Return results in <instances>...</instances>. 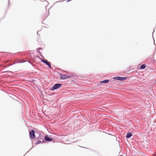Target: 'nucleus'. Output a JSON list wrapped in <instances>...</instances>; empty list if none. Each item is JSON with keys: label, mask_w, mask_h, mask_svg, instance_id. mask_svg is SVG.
<instances>
[{"label": "nucleus", "mask_w": 156, "mask_h": 156, "mask_svg": "<svg viewBox=\"0 0 156 156\" xmlns=\"http://www.w3.org/2000/svg\"><path fill=\"white\" fill-rule=\"evenodd\" d=\"M113 79L115 80L122 81L126 80V77H116L113 78Z\"/></svg>", "instance_id": "3"}, {"label": "nucleus", "mask_w": 156, "mask_h": 156, "mask_svg": "<svg viewBox=\"0 0 156 156\" xmlns=\"http://www.w3.org/2000/svg\"><path fill=\"white\" fill-rule=\"evenodd\" d=\"M44 139L45 140L48 141H52V139L51 138H50L48 136H46L45 137Z\"/></svg>", "instance_id": "6"}, {"label": "nucleus", "mask_w": 156, "mask_h": 156, "mask_svg": "<svg viewBox=\"0 0 156 156\" xmlns=\"http://www.w3.org/2000/svg\"><path fill=\"white\" fill-rule=\"evenodd\" d=\"M41 60L44 63H45L46 65H48L49 67L50 68L51 67V66L50 62H48L47 60H44L41 59Z\"/></svg>", "instance_id": "5"}, {"label": "nucleus", "mask_w": 156, "mask_h": 156, "mask_svg": "<svg viewBox=\"0 0 156 156\" xmlns=\"http://www.w3.org/2000/svg\"><path fill=\"white\" fill-rule=\"evenodd\" d=\"M60 76L61 79H66L71 78L72 76V75H67L66 74H60Z\"/></svg>", "instance_id": "1"}, {"label": "nucleus", "mask_w": 156, "mask_h": 156, "mask_svg": "<svg viewBox=\"0 0 156 156\" xmlns=\"http://www.w3.org/2000/svg\"><path fill=\"white\" fill-rule=\"evenodd\" d=\"M30 136L32 139H34L35 138V132L34 130H32L30 133Z\"/></svg>", "instance_id": "2"}, {"label": "nucleus", "mask_w": 156, "mask_h": 156, "mask_svg": "<svg viewBox=\"0 0 156 156\" xmlns=\"http://www.w3.org/2000/svg\"><path fill=\"white\" fill-rule=\"evenodd\" d=\"M132 136V134L131 133H128L126 135V137L127 138H130Z\"/></svg>", "instance_id": "8"}, {"label": "nucleus", "mask_w": 156, "mask_h": 156, "mask_svg": "<svg viewBox=\"0 0 156 156\" xmlns=\"http://www.w3.org/2000/svg\"><path fill=\"white\" fill-rule=\"evenodd\" d=\"M62 85L60 84H55L52 88L53 90H55L59 88Z\"/></svg>", "instance_id": "4"}, {"label": "nucleus", "mask_w": 156, "mask_h": 156, "mask_svg": "<svg viewBox=\"0 0 156 156\" xmlns=\"http://www.w3.org/2000/svg\"><path fill=\"white\" fill-rule=\"evenodd\" d=\"M41 142V141H38L37 143H36L37 144H39V143H40Z\"/></svg>", "instance_id": "10"}, {"label": "nucleus", "mask_w": 156, "mask_h": 156, "mask_svg": "<svg viewBox=\"0 0 156 156\" xmlns=\"http://www.w3.org/2000/svg\"><path fill=\"white\" fill-rule=\"evenodd\" d=\"M39 32V31H38V32H37V34H38V32Z\"/></svg>", "instance_id": "11"}, {"label": "nucleus", "mask_w": 156, "mask_h": 156, "mask_svg": "<svg viewBox=\"0 0 156 156\" xmlns=\"http://www.w3.org/2000/svg\"><path fill=\"white\" fill-rule=\"evenodd\" d=\"M120 156H122V155H120Z\"/></svg>", "instance_id": "12"}, {"label": "nucleus", "mask_w": 156, "mask_h": 156, "mask_svg": "<svg viewBox=\"0 0 156 156\" xmlns=\"http://www.w3.org/2000/svg\"><path fill=\"white\" fill-rule=\"evenodd\" d=\"M109 82V80H106L101 81H100V83H108Z\"/></svg>", "instance_id": "7"}, {"label": "nucleus", "mask_w": 156, "mask_h": 156, "mask_svg": "<svg viewBox=\"0 0 156 156\" xmlns=\"http://www.w3.org/2000/svg\"><path fill=\"white\" fill-rule=\"evenodd\" d=\"M146 66L144 64H143L140 66V69H144L145 68H146Z\"/></svg>", "instance_id": "9"}]
</instances>
